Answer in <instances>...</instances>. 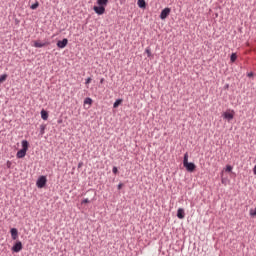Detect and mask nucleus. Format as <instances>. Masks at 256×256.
<instances>
[{"label":"nucleus","mask_w":256,"mask_h":256,"mask_svg":"<svg viewBox=\"0 0 256 256\" xmlns=\"http://www.w3.org/2000/svg\"><path fill=\"white\" fill-rule=\"evenodd\" d=\"M137 5L140 9H145L147 7V2H145V0H138Z\"/></svg>","instance_id":"obj_13"},{"label":"nucleus","mask_w":256,"mask_h":256,"mask_svg":"<svg viewBox=\"0 0 256 256\" xmlns=\"http://www.w3.org/2000/svg\"><path fill=\"white\" fill-rule=\"evenodd\" d=\"M13 165V163L11 162V161H7L6 162V167H7V169H11V166Z\"/></svg>","instance_id":"obj_24"},{"label":"nucleus","mask_w":256,"mask_h":256,"mask_svg":"<svg viewBox=\"0 0 256 256\" xmlns=\"http://www.w3.org/2000/svg\"><path fill=\"white\" fill-rule=\"evenodd\" d=\"M7 77H8L7 74H2V75L0 76V83H3L4 81H7Z\"/></svg>","instance_id":"obj_19"},{"label":"nucleus","mask_w":256,"mask_h":256,"mask_svg":"<svg viewBox=\"0 0 256 256\" xmlns=\"http://www.w3.org/2000/svg\"><path fill=\"white\" fill-rule=\"evenodd\" d=\"M112 173H113L114 175H117V173H119V170L117 169V166H114V167L112 168Z\"/></svg>","instance_id":"obj_23"},{"label":"nucleus","mask_w":256,"mask_h":256,"mask_svg":"<svg viewBox=\"0 0 256 256\" xmlns=\"http://www.w3.org/2000/svg\"><path fill=\"white\" fill-rule=\"evenodd\" d=\"M183 165L186 171H188V173H193V171L197 169V166L195 165V163L189 162V153L187 152L184 154Z\"/></svg>","instance_id":"obj_1"},{"label":"nucleus","mask_w":256,"mask_h":256,"mask_svg":"<svg viewBox=\"0 0 256 256\" xmlns=\"http://www.w3.org/2000/svg\"><path fill=\"white\" fill-rule=\"evenodd\" d=\"M47 45H49V42L41 43V42L35 41L33 46L36 47L37 49H41V47H47Z\"/></svg>","instance_id":"obj_10"},{"label":"nucleus","mask_w":256,"mask_h":256,"mask_svg":"<svg viewBox=\"0 0 256 256\" xmlns=\"http://www.w3.org/2000/svg\"><path fill=\"white\" fill-rule=\"evenodd\" d=\"M250 217H256V208L250 209Z\"/></svg>","instance_id":"obj_20"},{"label":"nucleus","mask_w":256,"mask_h":256,"mask_svg":"<svg viewBox=\"0 0 256 256\" xmlns=\"http://www.w3.org/2000/svg\"><path fill=\"white\" fill-rule=\"evenodd\" d=\"M93 11L96 15H104L105 14V6H94Z\"/></svg>","instance_id":"obj_5"},{"label":"nucleus","mask_w":256,"mask_h":256,"mask_svg":"<svg viewBox=\"0 0 256 256\" xmlns=\"http://www.w3.org/2000/svg\"><path fill=\"white\" fill-rule=\"evenodd\" d=\"M253 173H254V175H256V164H255V166L253 168Z\"/></svg>","instance_id":"obj_31"},{"label":"nucleus","mask_w":256,"mask_h":256,"mask_svg":"<svg viewBox=\"0 0 256 256\" xmlns=\"http://www.w3.org/2000/svg\"><path fill=\"white\" fill-rule=\"evenodd\" d=\"M253 75H254L253 72H248L247 73V77H253Z\"/></svg>","instance_id":"obj_29"},{"label":"nucleus","mask_w":256,"mask_h":256,"mask_svg":"<svg viewBox=\"0 0 256 256\" xmlns=\"http://www.w3.org/2000/svg\"><path fill=\"white\" fill-rule=\"evenodd\" d=\"M225 171H226L227 173H231V171H233V166L227 165Z\"/></svg>","instance_id":"obj_22"},{"label":"nucleus","mask_w":256,"mask_h":256,"mask_svg":"<svg viewBox=\"0 0 256 256\" xmlns=\"http://www.w3.org/2000/svg\"><path fill=\"white\" fill-rule=\"evenodd\" d=\"M23 249V243L21 241H18L15 243V245L12 247V251L14 253H19Z\"/></svg>","instance_id":"obj_7"},{"label":"nucleus","mask_w":256,"mask_h":256,"mask_svg":"<svg viewBox=\"0 0 256 256\" xmlns=\"http://www.w3.org/2000/svg\"><path fill=\"white\" fill-rule=\"evenodd\" d=\"M68 43H69V40L67 38H64L63 40H59L57 42V47L59 49H65Z\"/></svg>","instance_id":"obj_6"},{"label":"nucleus","mask_w":256,"mask_h":256,"mask_svg":"<svg viewBox=\"0 0 256 256\" xmlns=\"http://www.w3.org/2000/svg\"><path fill=\"white\" fill-rule=\"evenodd\" d=\"M222 117H223V119H226V121H233V118L235 117V111H231V112H224L223 114H222Z\"/></svg>","instance_id":"obj_4"},{"label":"nucleus","mask_w":256,"mask_h":256,"mask_svg":"<svg viewBox=\"0 0 256 256\" xmlns=\"http://www.w3.org/2000/svg\"><path fill=\"white\" fill-rule=\"evenodd\" d=\"M230 60H231L232 63H235V61H237V54L232 53L231 56H230Z\"/></svg>","instance_id":"obj_17"},{"label":"nucleus","mask_w":256,"mask_h":256,"mask_svg":"<svg viewBox=\"0 0 256 256\" xmlns=\"http://www.w3.org/2000/svg\"><path fill=\"white\" fill-rule=\"evenodd\" d=\"M96 3H97L98 6L107 7V4L109 3V0H97Z\"/></svg>","instance_id":"obj_12"},{"label":"nucleus","mask_w":256,"mask_h":256,"mask_svg":"<svg viewBox=\"0 0 256 256\" xmlns=\"http://www.w3.org/2000/svg\"><path fill=\"white\" fill-rule=\"evenodd\" d=\"M85 203H91V201L88 200V198H85L84 200H82L81 205H85Z\"/></svg>","instance_id":"obj_26"},{"label":"nucleus","mask_w":256,"mask_h":256,"mask_svg":"<svg viewBox=\"0 0 256 256\" xmlns=\"http://www.w3.org/2000/svg\"><path fill=\"white\" fill-rule=\"evenodd\" d=\"M177 217L178 219H185V209L179 208L177 210Z\"/></svg>","instance_id":"obj_11"},{"label":"nucleus","mask_w":256,"mask_h":256,"mask_svg":"<svg viewBox=\"0 0 256 256\" xmlns=\"http://www.w3.org/2000/svg\"><path fill=\"white\" fill-rule=\"evenodd\" d=\"M40 135H45V125L40 126Z\"/></svg>","instance_id":"obj_21"},{"label":"nucleus","mask_w":256,"mask_h":256,"mask_svg":"<svg viewBox=\"0 0 256 256\" xmlns=\"http://www.w3.org/2000/svg\"><path fill=\"white\" fill-rule=\"evenodd\" d=\"M93 103V99L87 97L84 100V105H91Z\"/></svg>","instance_id":"obj_16"},{"label":"nucleus","mask_w":256,"mask_h":256,"mask_svg":"<svg viewBox=\"0 0 256 256\" xmlns=\"http://www.w3.org/2000/svg\"><path fill=\"white\" fill-rule=\"evenodd\" d=\"M121 103H123L122 99H117L114 104H113V108L117 109V107H119V105H121Z\"/></svg>","instance_id":"obj_15"},{"label":"nucleus","mask_w":256,"mask_h":256,"mask_svg":"<svg viewBox=\"0 0 256 256\" xmlns=\"http://www.w3.org/2000/svg\"><path fill=\"white\" fill-rule=\"evenodd\" d=\"M91 81H93V79H91V77H88V78L85 80V85H89V83H91Z\"/></svg>","instance_id":"obj_25"},{"label":"nucleus","mask_w":256,"mask_h":256,"mask_svg":"<svg viewBox=\"0 0 256 256\" xmlns=\"http://www.w3.org/2000/svg\"><path fill=\"white\" fill-rule=\"evenodd\" d=\"M10 233L13 241L17 240V238L19 237V231L17 230V228H12L10 230Z\"/></svg>","instance_id":"obj_9"},{"label":"nucleus","mask_w":256,"mask_h":256,"mask_svg":"<svg viewBox=\"0 0 256 256\" xmlns=\"http://www.w3.org/2000/svg\"><path fill=\"white\" fill-rule=\"evenodd\" d=\"M225 88H226V89H229V84H226V85H225Z\"/></svg>","instance_id":"obj_32"},{"label":"nucleus","mask_w":256,"mask_h":256,"mask_svg":"<svg viewBox=\"0 0 256 256\" xmlns=\"http://www.w3.org/2000/svg\"><path fill=\"white\" fill-rule=\"evenodd\" d=\"M122 188H123V183H119L117 186L118 191H121Z\"/></svg>","instance_id":"obj_28"},{"label":"nucleus","mask_w":256,"mask_h":256,"mask_svg":"<svg viewBox=\"0 0 256 256\" xmlns=\"http://www.w3.org/2000/svg\"><path fill=\"white\" fill-rule=\"evenodd\" d=\"M145 53H147V57H151V49L147 48Z\"/></svg>","instance_id":"obj_27"},{"label":"nucleus","mask_w":256,"mask_h":256,"mask_svg":"<svg viewBox=\"0 0 256 256\" xmlns=\"http://www.w3.org/2000/svg\"><path fill=\"white\" fill-rule=\"evenodd\" d=\"M21 145L22 149H20L16 154L17 159H23V157L27 155V151H29V142L27 140H22Z\"/></svg>","instance_id":"obj_2"},{"label":"nucleus","mask_w":256,"mask_h":256,"mask_svg":"<svg viewBox=\"0 0 256 256\" xmlns=\"http://www.w3.org/2000/svg\"><path fill=\"white\" fill-rule=\"evenodd\" d=\"M40 113H41V118L43 119V121H47V119H49V113H47V111L42 110Z\"/></svg>","instance_id":"obj_14"},{"label":"nucleus","mask_w":256,"mask_h":256,"mask_svg":"<svg viewBox=\"0 0 256 256\" xmlns=\"http://www.w3.org/2000/svg\"><path fill=\"white\" fill-rule=\"evenodd\" d=\"M100 83H101V85H103V83H105V78H101Z\"/></svg>","instance_id":"obj_30"},{"label":"nucleus","mask_w":256,"mask_h":256,"mask_svg":"<svg viewBox=\"0 0 256 256\" xmlns=\"http://www.w3.org/2000/svg\"><path fill=\"white\" fill-rule=\"evenodd\" d=\"M171 13V8H164L160 13V19L165 20L166 17H169Z\"/></svg>","instance_id":"obj_8"},{"label":"nucleus","mask_w":256,"mask_h":256,"mask_svg":"<svg viewBox=\"0 0 256 256\" xmlns=\"http://www.w3.org/2000/svg\"><path fill=\"white\" fill-rule=\"evenodd\" d=\"M45 185H47V177L40 176L36 182V187H38V189H43V187H45Z\"/></svg>","instance_id":"obj_3"},{"label":"nucleus","mask_w":256,"mask_h":256,"mask_svg":"<svg viewBox=\"0 0 256 256\" xmlns=\"http://www.w3.org/2000/svg\"><path fill=\"white\" fill-rule=\"evenodd\" d=\"M38 7H39V2L36 1L34 4L30 6V9H32V11H35V9H37Z\"/></svg>","instance_id":"obj_18"}]
</instances>
